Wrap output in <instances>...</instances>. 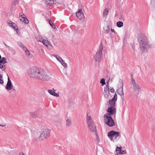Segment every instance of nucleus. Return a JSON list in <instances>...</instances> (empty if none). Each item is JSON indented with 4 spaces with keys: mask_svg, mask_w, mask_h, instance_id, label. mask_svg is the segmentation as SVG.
<instances>
[{
    "mask_svg": "<svg viewBox=\"0 0 155 155\" xmlns=\"http://www.w3.org/2000/svg\"><path fill=\"white\" fill-rule=\"evenodd\" d=\"M28 73L31 77L34 79L42 81H48L50 78L45 70L39 69L36 67H33L29 69Z\"/></svg>",
    "mask_w": 155,
    "mask_h": 155,
    "instance_id": "obj_1",
    "label": "nucleus"
},
{
    "mask_svg": "<svg viewBox=\"0 0 155 155\" xmlns=\"http://www.w3.org/2000/svg\"><path fill=\"white\" fill-rule=\"evenodd\" d=\"M138 42L141 51L143 52H146L149 47L148 39H139Z\"/></svg>",
    "mask_w": 155,
    "mask_h": 155,
    "instance_id": "obj_2",
    "label": "nucleus"
},
{
    "mask_svg": "<svg viewBox=\"0 0 155 155\" xmlns=\"http://www.w3.org/2000/svg\"><path fill=\"white\" fill-rule=\"evenodd\" d=\"M108 137L110 139L111 141L114 142V140H118L121 137L120 132L115 131L113 130L110 131L108 133Z\"/></svg>",
    "mask_w": 155,
    "mask_h": 155,
    "instance_id": "obj_3",
    "label": "nucleus"
},
{
    "mask_svg": "<svg viewBox=\"0 0 155 155\" xmlns=\"http://www.w3.org/2000/svg\"><path fill=\"white\" fill-rule=\"evenodd\" d=\"M102 50L103 46L101 41L99 49L94 57L95 60L97 62H99L101 60L103 57Z\"/></svg>",
    "mask_w": 155,
    "mask_h": 155,
    "instance_id": "obj_4",
    "label": "nucleus"
},
{
    "mask_svg": "<svg viewBox=\"0 0 155 155\" xmlns=\"http://www.w3.org/2000/svg\"><path fill=\"white\" fill-rule=\"evenodd\" d=\"M104 117L105 123L109 127H112L115 125V122L111 116L105 114Z\"/></svg>",
    "mask_w": 155,
    "mask_h": 155,
    "instance_id": "obj_5",
    "label": "nucleus"
},
{
    "mask_svg": "<svg viewBox=\"0 0 155 155\" xmlns=\"http://www.w3.org/2000/svg\"><path fill=\"white\" fill-rule=\"evenodd\" d=\"M51 130L48 129L43 130L41 133L39 139L40 140H45L50 135Z\"/></svg>",
    "mask_w": 155,
    "mask_h": 155,
    "instance_id": "obj_6",
    "label": "nucleus"
},
{
    "mask_svg": "<svg viewBox=\"0 0 155 155\" xmlns=\"http://www.w3.org/2000/svg\"><path fill=\"white\" fill-rule=\"evenodd\" d=\"M131 84L133 87V90L134 91H137L139 92L140 91L141 87L137 84L136 83L134 79L133 78L132 75L131 76Z\"/></svg>",
    "mask_w": 155,
    "mask_h": 155,
    "instance_id": "obj_7",
    "label": "nucleus"
},
{
    "mask_svg": "<svg viewBox=\"0 0 155 155\" xmlns=\"http://www.w3.org/2000/svg\"><path fill=\"white\" fill-rule=\"evenodd\" d=\"M116 109L115 107H109L107 110V111L108 113L106 114L108 116H111V115L116 114Z\"/></svg>",
    "mask_w": 155,
    "mask_h": 155,
    "instance_id": "obj_8",
    "label": "nucleus"
},
{
    "mask_svg": "<svg viewBox=\"0 0 155 155\" xmlns=\"http://www.w3.org/2000/svg\"><path fill=\"white\" fill-rule=\"evenodd\" d=\"M20 20L25 24H28L29 21L28 19L26 18L25 15L23 13H20V14L19 16Z\"/></svg>",
    "mask_w": 155,
    "mask_h": 155,
    "instance_id": "obj_9",
    "label": "nucleus"
},
{
    "mask_svg": "<svg viewBox=\"0 0 155 155\" xmlns=\"http://www.w3.org/2000/svg\"><path fill=\"white\" fill-rule=\"evenodd\" d=\"M7 75L8 76V81L5 88L7 90L9 91L12 89L13 86L8 74H7Z\"/></svg>",
    "mask_w": 155,
    "mask_h": 155,
    "instance_id": "obj_10",
    "label": "nucleus"
},
{
    "mask_svg": "<svg viewBox=\"0 0 155 155\" xmlns=\"http://www.w3.org/2000/svg\"><path fill=\"white\" fill-rule=\"evenodd\" d=\"M88 126L90 130L93 132L96 133L97 132L96 127L94 123L91 124H88Z\"/></svg>",
    "mask_w": 155,
    "mask_h": 155,
    "instance_id": "obj_11",
    "label": "nucleus"
},
{
    "mask_svg": "<svg viewBox=\"0 0 155 155\" xmlns=\"http://www.w3.org/2000/svg\"><path fill=\"white\" fill-rule=\"evenodd\" d=\"M76 16L79 19H82L84 18V14L82 12L81 9H79L76 12Z\"/></svg>",
    "mask_w": 155,
    "mask_h": 155,
    "instance_id": "obj_12",
    "label": "nucleus"
},
{
    "mask_svg": "<svg viewBox=\"0 0 155 155\" xmlns=\"http://www.w3.org/2000/svg\"><path fill=\"white\" fill-rule=\"evenodd\" d=\"M116 152L117 154L116 155H118V154H124L126 153V150H124L121 149V147H117L116 149Z\"/></svg>",
    "mask_w": 155,
    "mask_h": 155,
    "instance_id": "obj_13",
    "label": "nucleus"
},
{
    "mask_svg": "<svg viewBox=\"0 0 155 155\" xmlns=\"http://www.w3.org/2000/svg\"><path fill=\"white\" fill-rule=\"evenodd\" d=\"M38 41L42 42L45 46L47 47H48V45L50 46H52L51 43L48 40V39H38Z\"/></svg>",
    "mask_w": 155,
    "mask_h": 155,
    "instance_id": "obj_14",
    "label": "nucleus"
},
{
    "mask_svg": "<svg viewBox=\"0 0 155 155\" xmlns=\"http://www.w3.org/2000/svg\"><path fill=\"white\" fill-rule=\"evenodd\" d=\"M123 84L122 81L121 85L120 87L117 90V92L118 94L120 96H123L124 93L123 92Z\"/></svg>",
    "mask_w": 155,
    "mask_h": 155,
    "instance_id": "obj_15",
    "label": "nucleus"
},
{
    "mask_svg": "<svg viewBox=\"0 0 155 155\" xmlns=\"http://www.w3.org/2000/svg\"><path fill=\"white\" fill-rule=\"evenodd\" d=\"M39 114L38 111H35L33 112L30 113V115L31 117L33 118H35L37 117Z\"/></svg>",
    "mask_w": 155,
    "mask_h": 155,
    "instance_id": "obj_16",
    "label": "nucleus"
},
{
    "mask_svg": "<svg viewBox=\"0 0 155 155\" xmlns=\"http://www.w3.org/2000/svg\"><path fill=\"white\" fill-rule=\"evenodd\" d=\"M86 121L88 125L94 123V122L92 121L91 117L90 116H89V114L88 113L87 114Z\"/></svg>",
    "mask_w": 155,
    "mask_h": 155,
    "instance_id": "obj_17",
    "label": "nucleus"
},
{
    "mask_svg": "<svg viewBox=\"0 0 155 155\" xmlns=\"http://www.w3.org/2000/svg\"><path fill=\"white\" fill-rule=\"evenodd\" d=\"M46 4L50 5L56 3L55 0H45Z\"/></svg>",
    "mask_w": 155,
    "mask_h": 155,
    "instance_id": "obj_18",
    "label": "nucleus"
},
{
    "mask_svg": "<svg viewBox=\"0 0 155 155\" xmlns=\"http://www.w3.org/2000/svg\"><path fill=\"white\" fill-rule=\"evenodd\" d=\"M109 13L108 8H105L103 11V15L104 17H106Z\"/></svg>",
    "mask_w": 155,
    "mask_h": 155,
    "instance_id": "obj_19",
    "label": "nucleus"
},
{
    "mask_svg": "<svg viewBox=\"0 0 155 155\" xmlns=\"http://www.w3.org/2000/svg\"><path fill=\"white\" fill-rule=\"evenodd\" d=\"M24 51H25V54L29 58H32V54L27 48Z\"/></svg>",
    "mask_w": 155,
    "mask_h": 155,
    "instance_id": "obj_20",
    "label": "nucleus"
},
{
    "mask_svg": "<svg viewBox=\"0 0 155 155\" xmlns=\"http://www.w3.org/2000/svg\"><path fill=\"white\" fill-rule=\"evenodd\" d=\"M138 37L139 39H143L147 38L144 35L141 33L138 34Z\"/></svg>",
    "mask_w": 155,
    "mask_h": 155,
    "instance_id": "obj_21",
    "label": "nucleus"
},
{
    "mask_svg": "<svg viewBox=\"0 0 155 155\" xmlns=\"http://www.w3.org/2000/svg\"><path fill=\"white\" fill-rule=\"evenodd\" d=\"M107 85L105 87H104V91H109V82L107 83Z\"/></svg>",
    "mask_w": 155,
    "mask_h": 155,
    "instance_id": "obj_22",
    "label": "nucleus"
},
{
    "mask_svg": "<svg viewBox=\"0 0 155 155\" xmlns=\"http://www.w3.org/2000/svg\"><path fill=\"white\" fill-rule=\"evenodd\" d=\"M59 62L65 68H67V65L64 61L62 59Z\"/></svg>",
    "mask_w": 155,
    "mask_h": 155,
    "instance_id": "obj_23",
    "label": "nucleus"
},
{
    "mask_svg": "<svg viewBox=\"0 0 155 155\" xmlns=\"http://www.w3.org/2000/svg\"><path fill=\"white\" fill-rule=\"evenodd\" d=\"M0 68L3 71H5L6 69L5 64H0Z\"/></svg>",
    "mask_w": 155,
    "mask_h": 155,
    "instance_id": "obj_24",
    "label": "nucleus"
},
{
    "mask_svg": "<svg viewBox=\"0 0 155 155\" xmlns=\"http://www.w3.org/2000/svg\"><path fill=\"white\" fill-rule=\"evenodd\" d=\"M116 25L117 27L120 28L123 26V23L122 21H119L117 22Z\"/></svg>",
    "mask_w": 155,
    "mask_h": 155,
    "instance_id": "obj_25",
    "label": "nucleus"
},
{
    "mask_svg": "<svg viewBox=\"0 0 155 155\" xmlns=\"http://www.w3.org/2000/svg\"><path fill=\"white\" fill-rule=\"evenodd\" d=\"M109 103L110 107H115L116 102L114 101H112L111 100H110L109 101Z\"/></svg>",
    "mask_w": 155,
    "mask_h": 155,
    "instance_id": "obj_26",
    "label": "nucleus"
},
{
    "mask_svg": "<svg viewBox=\"0 0 155 155\" xmlns=\"http://www.w3.org/2000/svg\"><path fill=\"white\" fill-rule=\"evenodd\" d=\"M0 62L1 64H5L7 63L6 58L3 57L2 58H1L0 60Z\"/></svg>",
    "mask_w": 155,
    "mask_h": 155,
    "instance_id": "obj_27",
    "label": "nucleus"
},
{
    "mask_svg": "<svg viewBox=\"0 0 155 155\" xmlns=\"http://www.w3.org/2000/svg\"><path fill=\"white\" fill-rule=\"evenodd\" d=\"M110 94V91H104L103 94L105 98H108Z\"/></svg>",
    "mask_w": 155,
    "mask_h": 155,
    "instance_id": "obj_28",
    "label": "nucleus"
},
{
    "mask_svg": "<svg viewBox=\"0 0 155 155\" xmlns=\"http://www.w3.org/2000/svg\"><path fill=\"white\" fill-rule=\"evenodd\" d=\"M71 120L67 119L66 120V126L67 127H69L71 124Z\"/></svg>",
    "mask_w": 155,
    "mask_h": 155,
    "instance_id": "obj_29",
    "label": "nucleus"
},
{
    "mask_svg": "<svg viewBox=\"0 0 155 155\" xmlns=\"http://www.w3.org/2000/svg\"><path fill=\"white\" fill-rule=\"evenodd\" d=\"M7 23L8 24V25L12 28V27H13V26L14 25H13V24H15V23H14L13 22H12V21L10 20L8 21H7Z\"/></svg>",
    "mask_w": 155,
    "mask_h": 155,
    "instance_id": "obj_30",
    "label": "nucleus"
},
{
    "mask_svg": "<svg viewBox=\"0 0 155 155\" xmlns=\"http://www.w3.org/2000/svg\"><path fill=\"white\" fill-rule=\"evenodd\" d=\"M7 23L8 24V25L12 28V27H13V26L14 25H13V24H15V23H14L13 22H12V21L10 20L8 21H7Z\"/></svg>",
    "mask_w": 155,
    "mask_h": 155,
    "instance_id": "obj_31",
    "label": "nucleus"
},
{
    "mask_svg": "<svg viewBox=\"0 0 155 155\" xmlns=\"http://www.w3.org/2000/svg\"><path fill=\"white\" fill-rule=\"evenodd\" d=\"M7 23L8 24V25L12 28V27H13V26L14 25H13V24H15V23H14L13 22H12V21L10 20L8 21H7Z\"/></svg>",
    "mask_w": 155,
    "mask_h": 155,
    "instance_id": "obj_32",
    "label": "nucleus"
},
{
    "mask_svg": "<svg viewBox=\"0 0 155 155\" xmlns=\"http://www.w3.org/2000/svg\"><path fill=\"white\" fill-rule=\"evenodd\" d=\"M19 45L20 46V47L22 48L24 50H25L26 49V48L24 46V45L21 42H18V43Z\"/></svg>",
    "mask_w": 155,
    "mask_h": 155,
    "instance_id": "obj_33",
    "label": "nucleus"
},
{
    "mask_svg": "<svg viewBox=\"0 0 155 155\" xmlns=\"http://www.w3.org/2000/svg\"><path fill=\"white\" fill-rule=\"evenodd\" d=\"M54 56L56 58V59L59 62L62 59L57 54H54Z\"/></svg>",
    "mask_w": 155,
    "mask_h": 155,
    "instance_id": "obj_34",
    "label": "nucleus"
},
{
    "mask_svg": "<svg viewBox=\"0 0 155 155\" xmlns=\"http://www.w3.org/2000/svg\"><path fill=\"white\" fill-rule=\"evenodd\" d=\"M100 83L101 84L102 86H103L106 83L105 82V79L103 78L101 79L100 81Z\"/></svg>",
    "mask_w": 155,
    "mask_h": 155,
    "instance_id": "obj_35",
    "label": "nucleus"
},
{
    "mask_svg": "<svg viewBox=\"0 0 155 155\" xmlns=\"http://www.w3.org/2000/svg\"><path fill=\"white\" fill-rule=\"evenodd\" d=\"M4 81L3 79V76L2 75L0 74V84H3Z\"/></svg>",
    "mask_w": 155,
    "mask_h": 155,
    "instance_id": "obj_36",
    "label": "nucleus"
},
{
    "mask_svg": "<svg viewBox=\"0 0 155 155\" xmlns=\"http://www.w3.org/2000/svg\"><path fill=\"white\" fill-rule=\"evenodd\" d=\"M104 32L106 33H108L110 31V28L109 27H106V28H104Z\"/></svg>",
    "mask_w": 155,
    "mask_h": 155,
    "instance_id": "obj_37",
    "label": "nucleus"
},
{
    "mask_svg": "<svg viewBox=\"0 0 155 155\" xmlns=\"http://www.w3.org/2000/svg\"><path fill=\"white\" fill-rule=\"evenodd\" d=\"M130 34L129 33H127L126 34L125 36H124V38H130Z\"/></svg>",
    "mask_w": 155,
    "mask_h": 155,
    "instance_id": "obj_38",
    "label": "nucleus"
},
{
    "mask_svg": "<svg viewBox=\"0 0 155 155\" xmlns=\"http://www.w3.org/2000/svg\"><path fill=\"white\" fill-rule=\"evenodd\" d=\"M49 23L50 25L51 26V27L53 28H54V29L55 28V27L54 25L53 24L51 23V21L50 20H49Z\"/></svg>",
    "mask_w": 155,
    "mask_h": 155,
    "instance_id": "obj_39",
    "label": "nucleus"
},
{
    "mask_svg": "<svg viewBox=\"0 0 155 155\" xmlns=\"http://www.w3.org/2000/svg\"><path fill=\"white\" fill-rule=\"evenodd\" d=\"M13 25H14L13 26V27H12V28L14 30H15L18 28L17 26L15 23L13 24Z\"/></svg>",
    "mask_w": 155,
    "mask_h": 155,
    "instance_id": "obj_40",
    "label": "nucleus"
},
{
    "mask_svg": "<svg viewBox=\"0 0 155 155\" xmlns=\"http://www.w3.org/2000/svg\"><path fill=\"white\" fill-rule=\"evenodd\" d=\"M18 0H15V1L13 2L12 4V5H17L18 3Z\"/></svg>",
    "mask_w": 155,
    "mask_h": 155,
    "instance_id": "obj_41",
    "label": "nucleus"
},
{
    "mask_svg": "<svg viewBox=\"0 0 155 155\" xmlns=\"http://www.w3.org/2000/svg\"><path fill=\"white\" fill-rule=\"evenodd\" d=\"M52 95L57 97L59 96V95L54 91Z\"/></svg>",
    "mask_w": 155,
    "mask_h": 155,
    "instance_id": "obj_42",
    "label": "nucleus"
},
{
    "mask_svg": "<svg viewBox=\"0 0 155 155\" xmlns=\"http://www.w3.org/2000/svg\"><path fill=\"white\" fill-rule=\"evenodd\" d=\"M54 91H52V90H48V93L50 94H51V95H53V93L54 92Z\"/></svg>",
    "mask_w": 155,
    "mask_h": 155,
    "instance_id": "obj_43",
    "label": "nucleus"
},
{
    "mask_svg": "<svg viewBox=\"0 0 155 155\" xmlns=\"http://www.w3.org/2000/svg\"><path fill=\"white\" fill-rule=\"evenodd\" d=\"M110 91L111 93H114V90L112 87H110Z\"/></svg>",
    "mask_w": 155,
    "mask_h": 155,
    "instance_id": "obj_44",
    "label": "nucleus"
},
{
    "mask_svg": "<svg viewBox=\"0 0 155 155\" xmlns=\"http://www.w3.org/2000/svg\"><path fill=\"white\" fill-rule=\"evenodd\" d=\"M117 99L116 98H115L113 97L111 100L112 101H114L116 102Z\"/></svg>",
    "mask_w": 155,
    "mask_h": 155,
    "instance_id": "obj_45",
    "label": "nucleus"
},
{
    "mask_svg": "<svg viewBox=\"0 0 155 155\" xmlns=\"http://www.w3.org/2000/svg\"><path fill=\"white\" fill-rule=\"evenodd\" d=\"M16 92V90L15 89H13L11 91L10 93H15Z\"/></svg>",
    "mask_w": 155,
    "mask_h": 155,
    "instance_id": "obj_46",
    "label": "nucleus"
},
{
    "mask_svg": "<svg viewBox=\"0 0 155 155\" xmlns=\"http://www.w3.org/2000/svg\"><path fill=\"white\" fill-rule=\"evenodd\" d=\"M15 31H16V32L18 34L19 33V30L18 29V28L16 29L15 30Z\"/></svg>",
    "mask_w": 155,
    "mask_h": 155,
    "instance_id": "obj_47",
    "label": "nucleus"
},
{
    "mask_svg": "<svg viewBox=\"0 0 155 155\" xmlns=\"http://www.w3.org/2000/svg\"><path fill=\"white\" fill-rule=\"evenodd\" d=\"M96 138H97V139H96L97 141H98H98H99V138H98V136L97 135H96Z\"/></svg>",
    "mask_w": 155,
    "mask_h": 155,
    "instance_id": "obj_48",
    "label": "nucleus"
},
{
    "mask_svg": "<svg viewBox=\"0 0 155 155\" xmlns=\"http://www.w3.org/2000/svg\"><path fill=\"white\" fill-rule=\"evenodd\" d=\"M114 97L116 98L117 99V95L116 93H115L114 96Z\"/></svg>",
    "mask_w": 155,
    "mask_h": 155,
    "instance_id": "obj_49",
    "label": "nucleus"
},
{
    "mask_svg": "<svg viewBox=\"0 0 155 155\" xmlns=\"http://www.w3.org/2000/svg\"><path fill=\"white\" fill-rule=\"evenodd\" d=\"M19 155H25V154L22 152L19 153Z\"/></svg>",
    "mask_w": 155,
    "mask_h": 155,
    "instance_id": "obj_50",
    "label": "nucleus"
},
{
    "mask_svg": "<svg viewBox=\"0 0 155 155\" xmlns=\"http://www.w3.org/2000/svg\"><path fill=\"white\" fill-rule=\"evenodd\" d=\"M111 31L112 32L115 33V31L113 29H111Z\"/></svg>",
    "mask_w": 155,
    "mask_h": 155,
    "instance_id": "obj_51",
    "label": "nucleus"
},
{
    "mask_svg": "<svg viewBox=\"0 0 155 155\" xmlns=\"http://www.w3.org/2000/svg\"><path fill=\"white\" fill-rule=\"evenodd\" d=\"M121 0H117V2L118 4H119L121 2Z\"/></svg>",
    "mask_w": 155,
    "mask_h": 155,
    "instance_id": "obj_52",
    "label": "nucleus"
},
{
    "mask_svg": "<svg viewBox=\"0 0 155 155\" xmlns=\"http://www.w3.org/2000/svg\"><path fill=\"white\" fill-rule=\"evenodd\" d=\"M5 126H6L5 125H4V124H0V126L2 127H5Z\"/></svg>",
    "mask_w": 155,
    "mask_h": 155,
    "instance_id": "obj_53",
    "label": "nucleus"
},
{
    "mask_svg": "<svg viewBox=\"0 0 155 155\" xmlns=\"http://www.w3.org/2000/svg\"><path fill=\"white\" fill-rule=\"evenodd\" d=\"M4 44L5 45V46L6 47H7V48H8L9 47V46H8V45H7L5 44V43H4Z\"/></svg>",
    "mask_w": 155,
    "mask_h": 155,
    "instance_id": "obj_54",
    "label": "nucleus"
},
{
    "mask_svg": "<svg viewBox=\"0 0 155 155\" xmlns=\"http://www.w3.org/2000/svg\"><path fill=\"white\" fill-rule=\"evenodd\" d=\"M41 50L42 51L44 52V50H43V49H41Z\"/></svg>",
    "mask_w": 155,
    "mask_h": 155,
    "instance_id": "obj_55",
    "label": "nucleus"
}]
</instances>
